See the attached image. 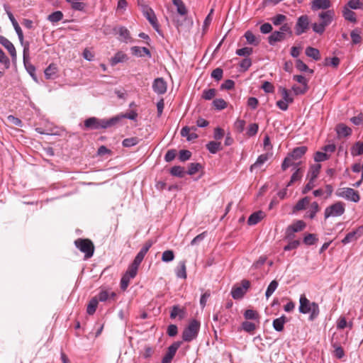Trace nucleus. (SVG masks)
<instances>
[{"label":"nucleus","instance_id":"603ef678","mask_svg":"<svg viewBox=\"0 0 363 363\" xmlns=\"http://www.w3.org/2000/svg\"><path fill=\"white\" fill-rule=\"evenodd\" d=\"M213 105L217 110H223L227 107V103L222 99H214Z\"/></svg>","mask_w":363,"mask_h":363},{"label":"nucleus","instance_id":"c756f323","mask_svg":"<svg viewBox=\"0 0 363 363\" xmlns=\"http://www.w3.org/2000/svg\"><path fill=\"white\" fill-rule=\"evenodd\" d=\"M206 149L212 154H216L222 150L221 143L220 142L211 141L206 144Z\"/></svg>","mask_w":363,"mask_h":363},{"label":"nucleus","instance_id":"6e6552de","mask_svg":"<svg viewBox=\"0 0 363 363\" xmlns=\"http://www.w3.org/2000/svg\"><path fill=\"white\" fill-rule=\"evenodd\" d=\"M250 283L247 280H242L241 285H235L231 290V295L234 299H240L244 296L247 289L250 288Z\"/></svg>","mask_w":363,"mask_h":363},{"label":"nucleus","instance_id":"4d7b16f0","mask_svg":"<svg viewBox=\"0 0 363 363\" xmlns=\"http://www.w3.org/2000/svg\"><path fill=\"white\" fill-rule=\"evenodd\" d=\"M0 63H2L5 69H9L10 67V60L9 57L6 55L2 49L0 48Z\"/></svg>","mask_w":363,"mask_h":363},{"label":"nucleus","instance_id":"0e129e2a","mask_svg":"<svg viewBox=\"0 0 363 363\" xmlns=\"http://www.w3.org/2000/svg\"><path fill=\"white\" fill-rule=\"evenodd\" d=\"M201 167V165L199 163H191L189 165L187 174L189 175H193L196 173Z\"/></svg>","mask_w":363,"mask_h":363},{"label":"nucleus","instance_id":"a18cd8bd","mask_svg":"<svg viewBox=\"0 0 363 363\" xmlns=\"http://www.w3.org/2000/svg\"><path fill=\"white\" fill-rule=\"evenodd\" d=\"M140 142V139L137 137L125 138L123 140V145L126 147H130L136 145Z\"/></svg>","mask_w":363,"mask_h":363},{"label":"nucleus","instance_id":"338daca9","mask_svg":"<svg viewBox=\"0 0 363 363\" xmlns=\"http://www.w3.org/2000/svg\"><path fill=\"white\" fill-rule=\"evenodd\" d=\"M326 26L323 22L320 23H315L312 26L313 31L318 34H322L325 31Z\"/></svg>","mask_w":363,"mask_h":363},{"label":"nucleus","instance_id":"6e6d98bb","mask_svg":"<svg viewBox=\"0 0 363 363\" xmlns=\"http://www.w3.org/2000/svg\"><path fill=\"white\" fill-rule=\"evenodd\" d=\"M174 259V252L172 250H166L162 253V260L164 262H169Z\"/></svg>","mask_w":363,"mask_h":363},{"label":"nucleus","instance_id":"052dcab7","mask_svg":"<svg viewBox=\"0 0 363 363\" xmlns=\"http://www.w3.org/2000/svg\"><path fill=\"white\" fill-rule=\"evenodd\" d=\"M333 347L335 348V356L338 359H342L345 356V352L342 347L335 343L333 344Z\"/></svg>","mask_w":363,"mask_h":363},{"label":"nucleus","instance_id":"7c9ffc66","mask_svg":"<svg viewBox=\"0 0 363 363\" xmlns=\"http://www.w3.org/2000/svg\"><path fill=\"white\" fill-rule=\"evenodd\" d=\"M176 275L178 278H186V264L184 261H182L179 263V265L176 269Z\"/></svg>","mask_w":363,"mask_h":363},{"label":"nucleus","instance_id":"dca6fc26","mask_svg":"<svg viewBox=\"0 0 363 363\" xmlns=\"http://www.w3.org/2000/svg\"><path fill=\"white\" fill-rule=\"evenodd\" d=\"M23 60L26 70L30 75L36 80L35 67L29 62V50L26 52V55L24 54V50L23 51Z\"/></svg>","mask_w":363,"mask_h":363},{"label":"nucleus","instance_id":"0eeeda50","mask_svg":"<svg viewBox=\"0 0 363 363\" xmlns=\"http://www.w3.org/2000/svg\"><path fill=\"white\" fill-rule=\"evenodd\" d=\"M306 225V223L301 220H296L293 224L289 225L285 232V239L287 240H291L294 239L295 233L302 231Z\"/></svg>","mask_w":363,"mask_h":363},{"label":"nucleus","instance_id":"cd10ccee","mask_svg":"<svg viewBox=\"0 0 363 363\" xmlns=\"http://www.w3.org/2000/svg\"><path fill=\"white\" fill-rule=\"evenodd\" d=\"M127 60V55L124 52L119 51L111 58V65H116L118 63L123 62Z\"/></svg>","mask_w":363,"mask_h":363},{"label":"nucleus","instance_id":"72a5a7b5","mask_svg":"<svg viewBox=\"0 0 363 363\" xmlns=\"http://www.w3.org/2000/svg\"><path fill=\"white\" fill-rule=\"evenodd\" d=\"M310 199L306 196L300 199L294 207V211H301L306 208V206L308 205Z\"/></svg>","mask_w":363,"mask_h":363},{"label":"nucleus","instance_id":"58836bf2","mask_svg":"<svg viewBox=\"0 0 363 363\" xmlns=\"http://www.w3.org/2000/svg\"><path fill=\"white\" fill-rule=\"evenodd\" d=\"M352 156H357L363 154V142H357L351 148Z\"/></svg>","mask_w":363,"mask_h":363},{"label":"nucleus","instance_id":"a19ab883","mask_svg":"<svg viewBox=\"0 0 363 363\" xmlns=\"http://www.w3.org/2000/svg\"><path fill=\"white\" fill-rule=\"evenodd\" d=\"M279 283L277 280H273L269 284L267 291L265 292V296L268 299L277 289Z\"/></svg>","mask_w":363,"mask_h":363},{"label":"nucleus","instance_id":"c03bdc74","mask_svg":"<svg viewBox=\"0 0 363 363\" xmlns=\"http://www.w3.org/2000/svg\"><path fill=\"white\" fill-rule=\"evenodd\" d=\"M170 173L173 176L182 178L184 176L185 171L184 168L181 166H174L171 168Z\"/></svg>","mask_w":363,"mask_h":363},{"label":"nucleus","instance_id":"c9c22d12","mask_svg":"<svg viewBox=\"0 0 363 363\" xmlns=\"http://www.w3.org/2000/svg\"><path fill=\"white\" fill-rule=\"evenodd\" d=\"M268 160L267 155H261L258 157L256 162L250 166V170L252 172L255 169L260 167Z\"/></svg>","mask_w":363,"mask_h":363},{"label":"nucleus","instance_id":"9b49d317","mask_svg":"<svg viewBox=\"0 0 363 363\" xmlns=\"http://www.w3.org/2000/svg\"><path fill=\"white\" fill-rule=\"evenodd\" d=\"M181 345L180 342H174L168 348L167 353L164 356L162 360V363H171L173 357H174L177 350Z\"/></svg>","mask_w":363,"mask_h":363},{"label":"nucleus","instance_id":"ddd939ff","mask_svg":"<svg viewBox=\"0 0 363 363\" xmlns=\"http://www.w3.org/2000/svg\"><path fill=\"white\" fill-rule=\"evenodd\" d=\"M167 83L163 78L160 77L154 80L152 89L157 94H164L167 91Z\"/></svg>","mask_w":363,"mask_h":363},{"label":"nucleus","instance_id":"8fccbe9b","mask_svg":"<svg viewBox=\"0 0 363 363\" xmlns=\"http://www.w3.org/2000/svg\"><path fill=\"white\" fill-rule=\"evenodd\" d=\"M301 177H302V174L301 172V169L297 168L296 170L295 171V172L292 174L290 181L289 182V183L286 185V187H289L294 182H296L298 180H301Z\"/></svg>","mask_w":363,"mask_h":363},{"label":"nucleus","instance_id":"b1692460","mask_svg":"<svg viewBox=\"0 0 363 363\" xmlns=\"http://www.w3.org/2000/svg\"><path fill=\"white\" fill-rule=\"evenodd\" d=\"M58 71L57 66L55 64H50L45 70V76L46 79H54Z\"/></svg>","mask_w":363,"mask_h":363},{"label":"nucleus","instance_id":"69168bd1","mask_svg":"<svg viewBox=\"0 0 363 363\" xmlns=\"http://www.w3.org/2000/svg\"><path fill=\"white\" fill-rule=\"evenodd\" d=\"M340 64V59L337 57H333L332 58H326L325 65L327 66H331L337 67Z\"/></svg>","mask_w":363,"mask_h":363},{"label":"nucleus","instance_id":"680f3d73","mask_svg":"<svg viewBox=\"0 0 363 363\" xmlns=\"http://www.w3.org/2000/svg\"><path fill=\"white\" fill-rule=\"evenodd\" d=\"M350 36H351V38H352V44H358L362 40V37L359 35V32L357 29L353 30L351 32Z\"/></svg>","mask_w":363,"mask_h":363},{"label":"nucleus","instance_id":"412c9836","mask_svg":"<svg viewBox=\"0 0 363 363\" xmlns=\"http://www.w3.org/2000/svg\"><path fill=\"white\" fill-rule=\"evenodd\" d=\"M334 15L335 13L333 10H328L319 13V17L322 20L321 22H323L325 25L328 26L331 23Z\"/></svg>","mask_w":363,"mask_h":363},{"label":"nucleus","instance_id":"774afa93","mask_svg":"<svg viewBox=\"0 0 363 363\" xmlns=\"http://www.w3.org/2000/svg\"><path fill=\"white\" fill-rule=\"evenodd\" d=\"M138 269V267H137L131 263V264L128 267V268L125 274H126L129 277H131L133 279L137 274Z\"/></svg>","mask_w":363,"mask_h":363},{"label":"nucleus","instance_id":"e2e57ef3","mask_svg":"<svg viewBox=\"0 0 363 363\" xmlns=\"http://www.w3.org/2000/svg\"><path fill=\"white\" fill-rule=\"evenodd\" d=\"M191 152L187 150H182L179 151V159L182 162H185L190 159Z\"/></svg>","mask_w":363,"mask_h":363},{"label":"nucleus","instance_id":"4c0bfd02","mask_svg":"<svg viewBox=\"0 0 363 363\" xmlns=\"http://www.w3.org/2000/svg\"><path fill=\"white\" fill-rule=\"evenodd\" d=\"M184 314L185 312L183 309H181L178 306H174L170 313V318H175L177 316H179V319H182Z\"/></svg>","mask_w":363,"mask_h":363},{"label":"nucleus","instance_id":"f257e3e1","mask_svg":"<svg viewBox=\"0 0 363 363\" xmlns=\"http://www.w3.org/2000/svg\"><path fill=\"white\" fill-rule=\"evenodd\" d=\"M299 312L303 314L310 313L309 320H314L320 313L319 306L315 302H311L304 294L301 295L299 300Z\"/></svg>","mask_w":363,"mask_h":363},{"label":"nucleus","instance_id":"f8f14e48","mask_svg":"<svg viewBox=\"0 0 363 363\" xmlns=\"http://www.w3.org/2000/svg\"><path fill=\"white\" fill-rule=\"evenodd\" d=\"M0 43L9 51V54L11 56L12 60H16V51L13 43L9 40L4 36L0 35Z\"/></svg>","mask_w":363,"mask_h":363},{"label":"nucleus","instance_id":"1a4fd4ad","mask_svg":"<svg viewBox=\"0 0 363 363\" xmlns=\"http://www.w3.org/2000/svg\"><path fill=\"white\" fill-rule=\"evenodd\" d=\"M309 18L306 15L301 16L296 22L295 30L297 35H300L305 33L308 28Z\"/></svg>","mask_w":363,"mask_h":363},{"label":"nucleus","instance_id":"79ce46f5","mask_svg":"<svg viewBox=\"0 0 363 363\" xmlns=\"http://www.w3.org/2000/svg\"><path fill=\"white\" fill-rule=\"evenodd\" d=\"M63 18V13L60 11H57L48 16V20L52 23H57Z\"/></svg>","mask_w":363,"mask_h":363},{"label":"nucleus","instance_id":"7ed1b4c3","mask_svg":"<svg viewBox=\"0 0 363 363\" xmlns=\"http://www.w3.org/2000/svg\"><path fill=\"white\" fill-rule=\"evenodd\" d=\"M199 328L200 323L196 320H192L183 331V340L185 342H191L195 339L198 335Z\"/></svg>","mask_w":363,"mask_h":363},{"label":"nucleus","instance_id":"4be33fe9","mask_svg":"<svg viewBox=\"0 0 363 363\" xmlns=\"http://www.w3.org/2000/svg\"><path fill=\"white\" fill-rule=\"evenodd\" d=\"M342 16L345 20L353 23H357L356 13L350 9L347 6H345L343 8Z\"/></svg>","mask_w":363,"mask_h":363},{"label":"nucleus","instance_id":"bf43d9fd","mask_svg":"<svg viewBox=\"0 0 363 363\" xmlns=\"http://www.w3.org/2000/svg\"><path fill=\"white\" fill-rule=\"evenodd\" d=\"M286 19V16L283 14H277L273 18H272V22L274 26H279L283 23V22Z\"/></svg>","mask_w":363,"mask_h":363},{"label":"nucleus","instance_id":"aec40b11","mask_svg":"<svg viewBox=\"0 0 363 363\" xmlns=\"http://www.w3.org/2000/svg\"><path fill=\"white\" fill-rule=\"evenodd\" d=\"M265 213L262 211H258L250 215L247 220V223L250 225H254L258 223L264 217Z\"/></svg>","mask_w":363,"mask_h":363},{"label":"nucleus","instance_id":"13d9d810","mask_svg":"<svg viewBox=\"0 0 363 363\" xmlns=\"http://www.w3.org/2000/svg\"><path fill=\"white\" fill-rule=\"evenodd\" d=\"M298 163H294L290 157L287 156L281 164V169L284 171L290 166H295L297 167Z\"/></svg>","mask_w":363,"mask_h":363},{"label":"nucleus","instance_id":"c85d7f7f","mask_svg":"<svg viewBox=\"0 0 363 363\" xmlns=\"http://www.w3.org/2000/svg\"><path fill=\"white\" fill-rule=\"evenodd\" d=\"M241 327L244 331L252 333L259 327V325H257V323L244 321L242 323Z\"/></svg>","mask_w":363,"mask_h":363},{"label":"nucleus","instance_id":"a878e982","mask_svg":"<svg viewBox=\"0 0 363 363\" xmlns=\"http://www.w3.org/2000/svg\"><path fill=\"white\" fill-rule=\"evenodd\" d=\"M244 317L246 320H255L257 325H259V315L256 311L252 309L246 310L244 313Z\"/></svg>","mask_w":363,"mask_h":363},{"label":"nucleus","instance_id":"473e14b6","mask_svg":"<svg viewBox=\"0 0 363 363\" xmlns=\"http://www.w3.org/2000/svg\"><path fill=\"white\" fill-rule=\"evenodd\" d=\"M320 211L319 205L317 202L314 201L313 202L310 208L306 213V217H308L311 219L314 218L315 216V214Z\"/></svg>","mask_w":363,"mask_h":363},{"label":"nucleus","instance_id":"5fc2aeb1","mask_svg":"<svg viewBox=\"0 0 363 363\" xmlns=\"http://www.w3.org/2000/svg\"><path fill=\"white\" fill-rule=\"evenodd\" d=\"M216 90L215 89H205L203 91L202 97L205 100H211L216 96Z\"/></svg>","mask_w":363,"mask_h":363},{"label":"nucleus","instance_id":"e433bc0d","mask_svg":"<svg viewBox=\"0 0 363 363\" xmlns=\"http://www.w3.org/2000/svg\"><path fill=\"white\" fill-rule=\"evenodd\" d=\"M98 299L96 297L92 298L90 301L88 303L87 308H86V313L89 315H93L96 310L97 306H98Z\"/></svg>","mask_w":363,"mask_h":363},{"label":"nucleus","instance_id":"393cba45","mask_svg":"<svg viewBox=\"0 0 363 363\" xmlns=\"http://www.w3.org/2000/svg\"><path fill=\"white\" fill-rule=\"evenodd\" d=\"M286 322V318L284 315L276 318L273 320V328L275 330L281 332L284 330V325Z\"/></svg>","mask_w":363,"mask_h":363},{"label":"nucleus","instance_id":"09e8293b","mask_svg":"<svg viewBox=\"0 0 363 363\" xmlns=\"http://www.w3.org/2000/svg\"><path fill=\"white\" fill-rule=\"evenodd\" d=\"M279 92L281 94L283 99L282 100L286 101L288 104L293 102L294 99L292 96H290L289 91L286 88L280 87Z\"/></svg>","mask_w":363,"mask_h":363},{"label":"nucleus","instance_id":"4468645a","mask_svg":"<svg viewBox=\"0 0 363 363\" xmlns=\"http://www.w3.org/2000/svg\"><path fill=\"white\" fill-rule=\"evenodd\" d=\"M12 25H13V28L18 35V40L21 43V45L23 47L24 54L26 55V52L29 50V45H30L29 43L24 41L23 33V31H22L21 27L19 26L18 22L15 23Z\"/></svg>","mask_w":363,"mask_h":363},{"label":"nucleus","instance_id":"a211bd4d","mask_svg":"<svg viewBox=\"0 0 363 363\" xmlns=\"http://www.w3.org/2000/svg\"><path fill=\"white\" fill-rule=\"evenodd\" d=\"M130 50L132 54L136 57H141L144 56H147L148 57H151V53L147 48L133 46L131 48Z\"/></svg>","mask_w":363,"mask_h":363},{"label":"nucleus","instance_id":"2f4dec72","mask_svg":"<svg viewBox=\"0 0 363 363\" xmlns=\"http://www.w3.org/2000/svg\"><path fill=\"white\" fill-rule=\"evenodd\" d=\"M172 3L177 7L179 14L185 16L187 13V9L182 0H172Z\"/></svg>","mask_w":363,"mask_h":363},{"label":"nucleus","instance_id":"9d476101","mask_svg":"<svg viewBox=\"0 0 363 363\" xmlns=\"http://www.w3.org/2000/svg\"><path fill=\"white\" fill-rule=\"evenodd\" d=\"M143 13L152 27L157 30H159V25L157 19L155 14L154 11L147 6H144L143 8Z\"/></svg>","mask_w":363,"mask_h":363},{"label":"nucleus","instance_id":"ea45409f","mask_svg":"<svg viewBox=\"0 0 363 363\" xmlns=\"http://www.w3.org/2000/svg\"><path fill=\"white\" fill-rule=\"evenodd\" d=\"M116 297V294L114 292L108 293L107 291H101L99 292L97 299L98 301H106L108 298H114Z\"/></svg>","mask_w":363,"mask_h":363},{"label":"nucleus","instance_id":"5701e85b","mask_svg":"<svg viewBox=\"0 0 363 363\" xmlns=\"http://www.w3.org/2000/svg\"><path fill=\"white\" fill-rule=\"evenodd\" d=\"M285 35H282V32L274 31L268 38V42L270 45H274L277 42L284 40Z\"/></svg>","mask_w":363,"mask_h":363},{"label":"nucleus","instance_id":"de8ad7c7","mask_svg":"<svg viewBox=\"0 0 363 363\" xmlns=\"http://www.w3.org/2000/svg\"><path fill=\"white\" fill-rule=\"evenodd\" d=\"M318 241V238L315 234L308 233L303 238V242L306 245H314Z\"/></svg>","mask_w":363,"mask_h":363},{"label":"nucleus","instance_id":"2eb2a0df","mask_svg":"<svg viewBox=\"0 0 363 363\" xmlns=\"http://www.w3.org/2000/svg\"><path fill=\"white\" fill-rule=\"evenodd\" d=\"M362 227H359L357 230H353L346 235V236L342 239V242L344 245L348 244L352 241L357 240L358 238L362 235Z\"/></svg>","mask_w":363,"mask_h":363},{"label":"nucleus","instance_id":"3c124183","mask_svg":"<svg viewBox=\"0 0 363 363\" xmlns=\"http://www.w3.org/2000/svg\"><path fill=\"white\" fill-rule=\"evenodd\" d=\"M296 67L301 72H309L310 73H313V70L310 69L301 60H297L296 62Z\"/></svg>","mask_w":363,"mask_h":363},{"label":"nucleus","instance_id":"f03ea898","mask_svg":"<svg viewBox=\"0 0 363 363\" xmlns=\"http://www.w3.org/2000/svg\"><path fill=\"white\" fill-rule=\"evenodd\" d=\"M117 121L116 118L99 119L96 117H91L84 121V127L86 130L105 129L113 126Z\"/></svg>","mask_w":363,"mask_h":363},{"label":"nucleus","instance_id":"49530a36","mask_svg":"<svg viewBox=\"0 0 363 363\" xmlns=\"http://www.w3.org/2000/svg\"><path fill=\"white\" fill-rule=\"evenodd\" d=\"M330 158V155L325 153L324 152L318 151L314 155V160L316 162H324Z\"/></svg>","mask_w":363,"mask_h":363},{"label":"nucleus","instance_id":"864d4df0","mask_svg":"<svg viewBox=\"0 0 363 363\" xmlns=\"http://www.w3.org/2000/svg\"><path fill=\"white\" fill-rule=\"evenodd\" d=\"M245 37L249 44L256 45L259 43V41L257 40L255 35L250 30H247L245 33Z\"/></svg>","mask_w":363,"mask_h":363},{"label":"nucleus","instance_id":"f3484780","mask_svg":"<svg viewBox=\"0 0 363 363\" xmlns=\"http://www.w3.org/2000/svg\"><path fill=\"white\" fill-rule=\"evenodd\" d=\"M331 6L330 0H313L311 3V9L317 11L319 9H328Z\"/></svg>","mask_w":363,"mask_h":363},{"label":"nucleus","instance_id":"423d86ee","mask_svg":"<svg viewBox=\"0 0 363 363\" xmlns=\"http://www.w3.org/2000/svg\"><path fill=\"white\" fill-rule=\"evenodd\" d=\"M336 195L338 197L343 198L346 200L355 203L358 202L360 199L358 191L349 187L338 189L336 191Z\"/></svg>","mask_w":363,"mask_h":363},{"label":"nucleus","instance_id":"39448f33","mask_svg":"<svg viewBox=\"0 0 363 363\" xmlns=\"http://www.w3.org/2000/svg\"><path fill=\"white\" fill-rule=\"evenodd\" d=\"M345 211V204L342 201H337L325 209L324 217L327 219L330 217L341 216Z\"/></svg>","mask_w":363,"mask_h":363},{"label":"nucleus","instance_id":"6ab92c4d","mask_svg":"<svg viewBox=\"0 0 363 363\" xmlns=\"http://www.w3.org/2000/svg\"><path fill=\"white\" fill-rule=\"evenodd\" d=\"M307 147L306 146H300L294 148L293 151L288 155L292 161L300 159L306 154Z\"/></svg>","mask_w":363,"mask_h":363},{"label":"nucleus","instance_id":"37998d69","mask_svg":"<svg viewBox=\"0 0 363 363\" xmlns=\"http://www.w3.org/2000/svg\"><path fill=\"white\" fill-rule=\"evenodd\" d=\"M320 168L321 165L319 164L312 165L308 172V175L311 177L310 178L315 180L319 174Z\"/></svg>","mask_w":363,"mask_h":363},{"label":"nucleus","instance_id":"bb28decb","mask_svg":"<svg viewBox=\"0 0 363 363\" xmlns=\"http://www.w3.org/2000/svg\"><path fill=\"white\" fill-rule=\"evenodd\" d=\"M336 130L339 137H347L352 133L351 128L344 124H339L336 128Z\"/></svg>","mask_w":363,"mask_h":363},{"label":"nucleus","instance_id":"20e7f679","mask_svg":"<svg viewBox=\"0 0 363 363\" xmlns=\"http://www.w3.org/2000/svg\"><path fill=\"white\" fill-rule=\"evenodd\" d=\"M75 246L84 253L85 259L91 257L94 252V245L89 239L79 238L74 241Z\"/></svg>","mask_w":363,"mask_h":363},{"label":"nucleus","instance_id":"f704fd0d","mask_svg":"<svg viewBox=\"0 0 363 363\" xmlns=\"http://www.w3.org/2000/svg\"><path fill=\"white\" fill-rule=\"evenodd\" d=\"M306 55L315 60H318L320 58L319 50L312 47H308L306 49Z\"/></svg>","mask_w":363,"mask_h":363}]
</instances>
